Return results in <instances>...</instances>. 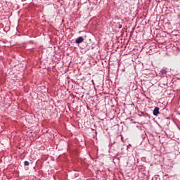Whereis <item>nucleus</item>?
<instances>
[{"instance_id":"1","label":"nucleus","mask_w":180,"mask_h":180,"mask_svg":"<svg viewBox=\"0 0 180 180\" xmlns=\"http://www.w3.org/2000/svg\"><path fill=\"white\" fill-rule=\"evenodd\" d=\"M160 115V108L155 107L153 110V115L158 116Z\"/></svg>"},{"instance_id":"2","label":"nucleus","mask_w":180,"mask_h":180,"mask_svg":"<svg viewBox=\"0 0 180 180\" xmlns=\"http://www.w3.org/2000/svg\"><path fill=\"white\" fill-rule=\"evenodd\" d=\"M84 41V37H79L77 39H76L75 43L77 44H80V43H82Z\"/></svg>"},{"instance_id":"3","label":"nucleus","mask_w":180,"mask_h":180,"mask_svg":"<svg viewBox=\"0 0 180 180\" xmlns=\"http://www.w3.org/2000/svg\"><path fill=\"white\" fill-rule=\"evenodd\" d=\"M160 75H165L167 74V70L166 69H162L160 72Z\"/></svg>"},{"instance_id":"4","label":"nucleus","mask_w":180,"mask_h":180,"mask_svg":"<svg viewBox=\"0 0 180 180\" xmlns=\"http://www.w3.org/2000/svg\"><path fill=\"white\" fill-rule=\"evenodd\" d=\"M30 162H29V161H25L24 162V165L25 166V167H29V165H30Z\"/></svg>"},{"instance_id":"5","label":"nucleus","mask_w":180,"mask_h":180,"mask_svg":"<svg viewBox=\"0 0 180 180\" xmlns=\"http://www.w3.org/2000/svg\"><path fill=\"white\" fill-rule=\"evenodd\" d=\"M122 27H123V25L122 24H119L118 28L119 29H122Z\"/></svg>"}]
</instances>
